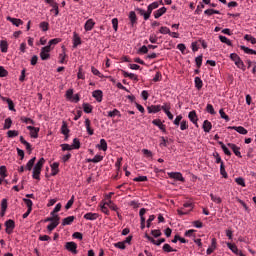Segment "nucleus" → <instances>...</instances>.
<instances>
[{
  "label": "nucleus",
  "instance_id": "obj_5",
  "mask_svg": "<svg viewBox=\"0 0 256 256\" xmlns=\"http://www.w3.org/2000/svg\"><path fill=\"white\" fill-rule=\"evenodd\" d=\"M5 227H6V233H8V235H11L13 233V230L15 229V221L13 220L6 221Z\"/></svg>",
  "mask_w": 256,
  "mask_h": 256
},
{
  "label": "nucleus",
  "instance_id": "obj_49",
  "mask_svg": "<svg viewBox=\"0 0 256 256\" xmlns=\"http://www.w3.org/2000/svg\"><path fill=\"white\" fill-rule=\"evenodd\" d=\"M220 175H222L224 179H227L228 177V174H227V171H225V165L223 164V162H221V165H220Z\"/></svg>",
  "mask_w": 256,
  "mask_h": 256
},
{
  "label": "nucleus",
  "instance_id": "obj_45",
  "mask_svg": "<svg viewBox=\"0 0 256 256\" xmlns=\"http://www.w3.org/2000/svg\"><path fill=\"white\" fill-rule=\"evenodd\" d=\"M124 77H129V79H132L133 81H137V75L134 73H129L127 71H122Z\"/></svg>",
  "mask_w": 256,
  "mask_h": 256
},
{
  "label": "nucleus",
  "instance_id": "obj_35",
  "mask_svg": "<svg viewBox=\"0 0 256 256\" xmlns=\"http://www.w3.org/2000/svg\"><path fill=\"white\" fill-rule=\"evenodd\" d=\"M100 161H103V156L97 154L92 159H88V163H100Z\"/></svg>",
  "mask_w": 256,
  "mask_h": 256
},
{
  "label": "nucleus",
  "instance_id": "obj_34",
  "mask_svg": "<svg viewBox=\"0 0 256 256\" xmlns=\"http://www.w3.org/2000/svg\"><path fill=\"white\" fill-rule=\"evenodd\" d=\"M145 238H146L147 240H149L150 243H152L153 245H156L157 247H159V245H161V242H160L159 239H158V240H155L153 237L149 236L148 234H145Z\"/></svg>",
  "mask_w": 256,
  "mask_h": 256
},
{
  "label": "nucleus",
  "instance_id": "obj_54",
  "mask_svg": "<svg viewBox=\"0 0 256 256\" xmlns=\"http://www.w3.org/2000/svg\"><path fill=\"white\" fill-rule=\"evenodd\" d=\"M112 27H113L115 32L118 31V29H119V19H117V18L112 19Z\"/></svg>",
  "mask_w": 256,
  "mask_h": 256
},
{
  "label": "nucleus",
  "instance_id": "obj_23",
  "mask_svg": "<svg viewBox=\"0 0 256 256\" xmlns=\"http://www.w3.org/2000/svg\"><path fill=\"white\" fill-rule=\"evenodd\" d=\"M59 217L56 216L55 221L51 222L48 226L47 229L48 231L51 233V231H53L54 229H56V227L59 225Z\"/></svg>",
  "mask_w": 256,
  "mask_h": 256
},
{
  "label": "nucleus",
  "instance_id": "obj_53",
  "mask_svg": "<svg viewBox=\"0 0 256 256\" xmlns=\"http://www.w3.org/2000/svg\"><path fill=\"white\" fill-rule=\"evenodd\" d=\"M181 121H183V115H178L174 119L173 123L176 127H179V125H181Z\"/></svg>",
  "mask_w": 256,
  "mask_h": 256
},
{
  "label": "nucleus",
  "instance_id": "obj_46",
  "mask_svg": "<svg viewBox=\"0 0 256 256\" xmlns=\"http://www.w3.org/2000/svg\"><path fill=\"white\" fill-rule=\"evenodd\" d=\"M23 201H24L25 205L27 206V208L29 209V211H33V201H31V199H27V198H23Z\"/></svg>",
  "mask_w": 256,
  "mask_h": 256
},
{
  "label": "nucleus",
  "instance_id": "obj_2",
  "mask_svg": "<svg viewBox=\"0 0 256 256\" xmlns=\"http://www.w3.org/2000/svg\"><path fill=\"white\" fill-rule=\"evenodd\" d=\"M230 59L235 63L238 69H241V71L246 70L245 63L243 62V60H241V57H239V55H237L236 53H232L230 54Z\"/></svg>",
  "mask_w": 256,
  "mask_h": 256
},
{
  "label": "nucleus",
  "instance_id": "obj_29",
  "mask_svg": "<svg viewBox=\"0 0 256 256\" xmlns=\"http://www.w3.org/2000/svg\"><path fill=\"white\" fill-rule=\"evenodd\" d=\"M75 221V216H68L62 220V225L65 227V225H71Z\"/></svg>",
  "mask_w": 256,
  "mask_h": 256
},
{
  "label": "nucleus",
  "instance_id": "obj_47",
  "mask_svg": "<svg viewBox=\"0 0 256 256\" xmlns=\"http://www.w3.org/2000/svg\"><path fill=\"white\" fill-rule=\"evenodd\" d=\"M159 33H161V35H169V33H171V29H169L167 26H162L159 29Z\"/></svg>",
  "mask_w": 256,
  "mask_h": 256
},
{
  "label": "nucleus",
  "instance_id": "obj_33",
  "mask_svg": "<svg viewBox=\"0 0 256 256\" xmlns=\"http://www.w3.org/2000/svg\"><path fill=\"white\" fill-rule=\"evenodd\" d=\"M36 159H37L36 157H33V158H31V159L27 162L26 167H25V169H26L27 171H31V169H33V165H35V160H36Z\"/></svg>",
  "mask_w": 256,
  "mask_h": 256
},
{
  "label": "nucleus",
  "instance_id": "obj_15",
  "mask_svg": "<svg viewBox=\"0 0 256 256\" xmlns=\"http://www.w3.org/2000/svg\"><path fill=\"white\" fill-rule=\"evenodd\" d=\"M93 27H95V21L93 19H88L84 24L85 31H92Z\"/></svg>",
  "mask_w": 256,
  "mask_h": 256
},
{
  "label": "nucleus",
  "instance_id": "obj_41",
  "mask_svg": "<svg viewBox=\"0 0 256 256\" xmlns=\"http://www.w3.org/2000/svg\"><path fill=\"white\" fill-rule=\"evenodd\" d=\"M108 117H121V112L118 109H114L113 111L108 112Z\"/></svg>",
  "mask_w": 256,
  "mask_h": 256
},
{
  "label": "nucleus",
  "instance_id": "obj_17",
  "mask_svg": "<svg viewBox=\"0 0 256 256\" xmlns=\"http://www.w3.org/2000/svg\"><path fill=\"white\" fill-rule=\"evenodd\" d=\"M136 11H137V13H139V15H141L144 18V21H147L149 19V17H151L149 10H147V12H145V10H143V8H136Z\"/></svg>",
  "mask_w": 256,
  "mask_h": 256
},
{
  "label": "nucleus",
  "instance_id": "obj_64",
  "mask_svg": "<svg viewBox=\"0 0 256 256\" xmlns=\"http://www.w3.org/2000/svg\"><path fill=\"white\" fill-rule=\"evenodd\" d=\"M100 210L102 211V213H104L105 215H109V208H107L106 205H104L103 203L100 204Z\"/></svg>",
  "mask_w": 256,
  "mask_h": 256
},
{
  "label": "nucleus",
  "instance_id": "obj_27",
  "mask_svg": "<svg viewBox=\"0 0 256 256\" xmlns=\"http://www.w3.org/2000/svg\"><path fill=\"white\" fill-rule=\"evenodd\" d=\"M84 123L88 135H93L94 131L93 129H91V120H89V118H86Z\"/></svg>",
  "mask_w": 256,
  "mask_h": 256
},
{
  "label": "nucleus",
  "instance_id": "obj_58",
  "mask_svg": "<svg viewBox=\"0 0 256 256\" xmlns=\"http://www.w3.org/2000/svg\"><path fill=\"white\" fill-rule=\"evenodd\" d=\"M235 182L237 185H240V187H245V179H243V177L235 178Z\"/></svg>",
  "mask_w": 256,
  "mask_h": 256
},
{
  "label": "nucleus",
  "instance_id": "obj_62",
  "mask_svg": "<svg viewBox=\"0 0 256 256\" xmlns=\"http://www.w3.org/2000/svg\"><path fill=\"white\" fill-rule=\"evenodd\" d=\"M206 111L207 113H210V115H215V108H213V105L207 104L206 106Z\"/></svg>",
  "mask_w": 256,
  "mask_h": 256
},
{
  "label": "nucleus",
  "instance_id": "obj_57",
  "mask_svg": "<svg viewBox=\"0 0 256 256\" xmlns=\"http://www.w3.org/2000/svg\"><path fill=\"white\" fill-rule=\"evenodd\" d=\"M180 129L181 131H186V129H189V124H187V120H182L180 122Z\"/></svg>",
  "mask_w": 256,
  "mask_h": 256
},
{
  "label": "nucleus",
  "instance_id": "obj_7",
  "mask_svg": "<svg viewBox=\"0 0 256 256\" xmlns=\"http://www.w3.org/2000/svg\"><path fill=\"white\" fill-rule=\"evenodd\" d=\"M227 146L233 151V153L236 155V157H242L241 156V148L233 143H228Z\"/></svg>",
  "mask_w": 256,
  "mask_h": 256
},
{
  "label": "nucleus",
  "instance_id": "obj_59",
  "mask_svg": "<svg viewBox=\"0 0 256 256\" xmlns=\"http://www.w3.org/2000/svg\"><path fill=\"white\" fill-rule=\"evenodd\" d=\"M39 27L42 31H49V22H41Z\"/></svg>",
  "mask_w": 256,
  "mask_h": 256
},
{
  "label": "nucleus",
  "instance_id": "obj_50",
  "mask_svg": "<svg viewBox=\"0 0 256 256\" xmlns=\"http://www.w3.org/2000/svg\"><path fill=\"white\" fill-rule=\"evenodd\" d=\"M244 39H245V41H249L250 43H252V45L256 44V38L251 36V35H249V34H246L244 36Z\"/></svg>",
  "mask_w": 256,
  "mask_h": 256
},
{
  "label": "nucleus",
  "instance_id": "obj_6",
  "mask_svg": "<svg viewBox=\"0 0 256 256\" xmlns=\"http://www.w3.org/2000/svg\"><path fill=\"white\" fill-rule=\"evenodd\" d=\"M229 130L236 131L240 135H247L248 131L243 126H229Z\"/></svg>",
  "mask_w": 256,
  "mask_h": 256
},
{
  "label": "nucleus",
  "instance_id": "obj_30",
  "mask_svg": "<svg viewBox=\"0 0 256 256\" xmlns=\"http://www.w3.org/2000/svg\"><path fill=\"white\" fill-rule=\"evenodd\" d=\"M84 113H92L93 112V106L89 103L82 104Z\"/></svg>",
  "mask_w": 256,
  "mask_h": 256
},
{
  "label": "nucleus",
  "instance_id": "obj_32",
  "mask_svg": "<svg viewBox=\"0 0 256 256\" xmlns=\"http://www.w3.org/2000/svg\"><path fill=\"white\" fill-rule=\"evenodd\" d=\"M50 7H52V9L50 10L51 13L54 12L55 17H57V15H59V4H57V2H54L50 5Z\"/></svg>",
  "mask_w": 256,
  "mask_h": 256
},
{
  "label": "nucleus",
  "instance_id": "obj_26",
  "mask_svg": "<svg viewBox=\"0 0 256 256\" xmlns=\"http://www.w3.org/2000/svg\"><path fill=\"white\" fill-rule=\"evenodd\" d=\"M153 125H156V127H158L160 129V131H163V133H165L166 128L163 122H161V120H153L152 121Z\"/></svg>",
  "mask_w": 256,
  "mask_h": 256
},
{
  "label": "nucleus",
  "instance_id": "obj_13",
  "mask_svg": "<svg viewBox=\"0 0 256 256\" xmlns=\"http://www.w3.org/2000/svg\"><path fill=\"white\" fill-rule=\"evenodd\" d=\"M188 118L190 119L191 123H193V125H196V127H199V125L197 124V112H195V110L189 112L188 114Z\"/></svg>",
  "mask_w": 256,
  "mask_h": 256
},
{
  "label": "nucleus",
  "instance_id": "obj_4",
  "mask_svg": "<svg viewBox=\"0 0 256 256\" xmlns=\"http://www.w3.org/2000/svg\"><path fill=\"white\" fill-rule=\"evenodd\" d=\"M168 176L170 179H175L176 181H181L182 183L185 182V178L180 172H169Z\"/></svg>",
  "mask_w": 256,
  "mask_h": 256
},
{
  "label": "nucleus",
  "instance_id": "obj_43",
  "mask_svg": "<svg viewBox=\"0 0 256 256\" xmlns=\"http://www.w3.org/2000/svg\"><path fill=\"white\" fill-rule=\"evenodd\" d=\"M11 125H13V120H11V118H6L4 121L3 129H11Z\"/></svg>",
  "mask_w": 256,
  "mask_h": 256
},
{
  "label": "nucleus",
  "instance_id": "obj_22",
  "mask_svg": "<svg viewBox=\"0 0 256 256\" xmlns=\"http://www.w3.org/2000/svg\"><path fill=\"white\" fill-rule=\"evenodd\" d=\"M148 113H159L161 111V105H151L147 107Z\"/></svg>",
  "mask_w": 256,
  "mask_h": 256
},
{
  "label": "nucleus",
  "instance_id": "obj_1",
  "mask_svg": "<svg viewBox=\"0 0 256 256\" xmlns=\"http://www.w3.org/2000/svg\"><path fill=\"white\" fill-rule=\"evenodd\" d=\"M45 165V158H40L39 161L34 165L32 177L37 181H41V171Z\"/></svg>",
  "mask_w": 256,
  "mask_h": 256
},
{
  "label": "nucleus",
  "instance_id": "obj_28",
  "mask_svg": "<svg viewBox=\"0 0 256 256\" xmlns=\"http://www.w3.org/2000/svg\"><path fill=\"white\" fill-rule=\"evenodd\" d=\"M0 49L2 53H7L9 49V44L7 43L6 40H1L0 41Z\"/></svg>",
  "mask_w": 256,
  "mask_h": 256
},
{
  "label": "nucleus",
  "instance_id": "obj_3",
  "mask_svg": "<svg viewBox=\"0 0 256 256\" xmlns=\"http://www.w3.org/2000/svg\"><path fill=\"white\" fill-rule=\"evenodd\" d=\"M53 48H50L49 46H44L41 48V51H40V59L42 61H47L48 59L51 58V51H52Z\"/></svg>",
  "mask_w": 256,
  "mask_h": 256
},
{
  "label": "nucleus",
  "instance_id": "obj_31",
  "mask_svg": "<svg viewBox=\"0 0 256 256\" xmlns=\"http://www.w3.org/2000/svg\"><path fill=\"white\" fill-rule=\"evenodd\" d=\"M241 50L244 51V53H246L247 55H256V51L246 47V46H240Z\"/></svg>",
  "mask_w": 256,
  "mask_h": 256
},
{
  "label": "nucleus",
  "instance_id": "obj_9",
  "mask_svg": "<svg viewBox=\"0 0 256 256\" xmlns=\"http://www.w3.org/2000/svg\"><path fill=\"white\" fill-rule=\"evenodd\" d=\"M7 21H10V23H12V25H14L15 27H21V25H23V20L19 19V18H13L11 16L6 17Z\"/></svg>",
  "mask_w": 256,
  "mask_h": 256
},
{
  "label": "nucleus",
  "instance_id": "obj_36",
  "mask_svg": "<svg viewBox=\"0 0 256 256\" xmlns=\"http://www.w3.org/2000/svg\"><path fill=\"white\" fill-rule=\"evenodd\" d=\"M58 43H61V38H54V39H51V40L48 42L47 47H50V49H53V45H58Z\"/></svg>",
  "mask_w": 256,
  "mask_h": 256
},
{
  "label": "nucleus",
  "instance_id": "obj_14",
  "mask_svg": "<svg viewBox=\"0 0 256 256\" xmlns=\"http://www.w3.org/2000/svg\"><path fill=\"white\" fill-rule=\"evenodd\" d=\"M92 97L98 101V103H101L103 101V91L101 90H95L92 93Z\"/></svg>",
  "mask_w": 256,
  "mask_h": 256
},
{
  "label": "nucleus",
  "instance_id": "obj_11",
  "mask_svg": "<svg viewBox=\"0 0 256 256\" xmlns=\"http://www.w3.org/2000/svg\"><path fill=\"white\" fill-rule=\"evenodd\" d=\"M28 131H30V136L32 139H37L39 137V128L33 126H27Z\"/></svg>",
  "mask_w": 256,
  "mask_h": 256
},
{
  "label": "nucleus",
  "instance_id": "obj_61",
  "mask_svg": "<svg viewBox=\"0 0 256 256\" xmlns=\"http://www.w3.org/2000/svg\"><path fill=\"white\" fill-rule=\"evenodd\" d=\"M91 71L93 75H96L97 77H100V79H103V74H101V72L97 70V68L92 66Z\"/></svg>",
  "mask_w": 256,
  "mask_h": 256
},
{
  "label": "nucleus",
  "instance_id": "obj_25",
  "mask_svg": "<svg viewBox=\"0 0 256 256\" xmlns=\"http://www.w3.org/2000/svg\"><path fill=\"white\" fill-rule=\"evenodd\" d=\"M227 247L228 249H230V251H232V253H234L235 255H239L241 253V251H239V248H237V245L235 244H231V243H227Z\"/></svg>",
  "mask_w": 256,
  "mask_h": 256
},
{
  "label": "nucleus",
  "instance_id": "obj_44",
  "mask_svg": "<svg viewBox=\"0 0 256 256\" xmlns=\"http://www.w3.org/2000/svg\"><path fill=\"white\" fill-rule=\"evenodd\" d=\"M162 249H163V251H164L165 253H173V252H176V251H177V250L173 249V248L171 247V245H169V244H164Z\"/></svg>",
  "mask_w": 256,
  "mask_h": 256
},
{
  "label": "nucleus",
  "instance_id": "obj_19",
  "mask_svg": "<svg viewBox=\"0 0 256 256\" xmlns=\"http://www.w3.org/2000/svg\"><path fill=\"white\" fill-rule=\"evenodd\" d=\"M165 13H167L166 7L159 8L157 11L154 12V18L159 19V17H163Z\"/></svg>",
  "mask_w": 256,
  "mask_h": 256
},
{
  "label": "nucleus",
  "instance_id": "obj_52",
  "mask_svg": "<svg viewBox=\"0 0 256 256\" xmlns=\"http://www.w3.org/2000/svg\"><path fill=\"white\" fill-rule=\"evenodd\" d=\"M0 177L2 179H5V177H7V167L0 166Z\"/></svg>",
  "mask_w": 256,
  "mask_h": 256
},
{
  "label": "nucleus",
  "instance_id": "obj_10",
  "mask_svg": "<svg viewBox=\"0 0 256 256\" xmlns=\"http://www.w3.org/2000/svg\"><path fill=\"white\" fill-rule=\"evenodd\" d=\"M84 219H86V221H97V219H99V214L88 212L84 215Z\"/></svg>",
  "mask_w": 256,
  "mask_h": 256
},
{
  "label": "nucleus",
  "instance_id": "obj_51",
  "mask_svg": "<svg viewBox=\"0 0 256 256\" xmlns=\"http://www.w3.org/2000/svg\"><path fill=\"white\" fill-rule=\"evenodd\" d=\"M219 114H220L221 119H225L226 122H229L231 120L229 118V116L225 113V110L220 109Z\"/></svg>",
  "mask_w": 256,
  "mask_h": 256
},
{
  "label": "nucleus",
  "instance_id": "obj_56",
  "mask_svg": "<svg viewBox=\"0 0 256 256\" xmlns=\"http://www.w3.org/2000/svg\"><path fill=\"white\" fill-rule=\"evenodd\" d=\"M71 146H72V149H79L81 147V142H79V139L74 138L73 144Z\"/></svg>",
  "mask_w": 256,
  "mask_h": 256
},
{
  "label": "nucleus",
  "instance_id": "obj_18",
  "mask_svg": "<svg viewBox=\"0 0 256 256\" xmlns=\"http://www.w3.org/2000/svg\"><path fill=\"white\" fill-rule=\"evenodd\" d=\"M79 45H81V37L79 36V34H77V32L73 33V47L74 49L79 47Z\"/></svg>",
  "mask_w": 256,
  "mask_h": 256
},
{
  "label": "nucleus",
  "instance_id": "obj_39",
  "mask_svg": "<svg viewBox=\"0 0 256 256\" xmlns=\"http://www.w3.org/2000/svg\"><path fill=\"white\" fill-rule=\"evenodd\" d=\"M61 133L62 135L66 136V139L69 135V128L67 127V123L63 122L62 127H61Z\"/></svg>",
  "mask_w": 256,
  "mask_h": 256
},
{
  "label": "nucleus",
  "instance_id": "obj_24",
  "mask_svg": "<svg viewBox=\"0 0 256 256\" xmlns=\"http://www.w3.org/2000/svg\"><path fill=\"white\" fill-rule=\"evenodd\" d=\"M99 151H107V141L105 139H101L100 143L96 145Z\"/></svg>",
  "mask_w": 256,
  "mask_h": 256
},
{
  "label": "nucleus",
  "instance_id": "obj_60",
  "mask_svg": "<svg viewBox=\"0 0 256 256\" xmlns=\"http://www.w3.org/2000/svg\"><path fill=\"white\" fill-rule=\"evenodd\" d=\"M8 137L13 138L19 136V131L17 130H9L7 132Z\"/></svg>",
  "mask_w": 256,
  "mask_h": 256
},
{
  "label": "nucleus",
  "instance_id": "obj_21",
  "mask_svg": "<svg viewBox=\"0 0 256 256\" xmlns=\"http://www.w3.org/2000/svg\"><path fill=\"white\" fill-rule=\"evenodd\" d=\"M51 175L52 177H55L57 173H59V162H54L51 164Z\"/></svg>",
  "mask_w": 256,
  "mask_h": 256
},
{
  "label": "nucleus",
  "instance_id": "obj_42",
  "mask_svg": "<svg viewBox=\"0 0 256 256\" xmlns=\"http://www.w3.org/2000/svg\"><path fill=\"white\" fill-rule=\"evenodd\" d=\"M195 87L196 89H202L203 87V80H201L199 77H195L194 79Z\"/></svg>",
  "mask_w": 256,
  "mask_h": 256
},
{
  "label": "nucleus",
  "instance_id": "obj_8",
  "mask_svg": "<svg viewBox=\"0 0 256 256\" xmlns=\"http://www.w3.org/2000/svg\"><path fill=\"white\" fill-rule=\"evenodd\" d=\"M65 248L67 249V251H70L71 253H74V255H77V244L75 242H67Z\"/></svg>",
  "mask_w": 256,
  "mask_h": 256
},
{
  "label": "nucleus",
  "instance_id": "obj_20",
  "mask_svg": "<svg viewBox=\"0 0 256 256\" xmlns=\"http://www.w3.org/2000/svg\"><path fill=\"white\" fill-rule=\"evenodd\" d=\"M202 129L205 133H209L211 131V129H213V125L211 124V122L209 120H205L203 122Z\"/></svg>",
  "mask_w": 256,
  "mask_h": 256
},
{
  "label": "nucleus",
  "instance_id": "obj_38",
  "mask_svg": "<svg viewBox=\"0 0 256 256\" xmlns=\"http://www.w3.org/2000/svg\"><path fill=\"white\" fill-rule=\"evenodd\" d=\"M159 7V2H153L151 3L148 7H147V10L148 12L150 13H153V10L157 9Z\"/></svg>",
  "mask_w": 256,
  "mask_h": 256
},
{
  "label": "nucleus",
  "instance_id": "obj_12",
  "mask_svg": "<svg viewBox=\"0 0 256 256\" xmlns=\"http://www.w3.org/2000/svg\"><path fill=\"white\" fill-rule=\"evenodd\" d=\"M128 18L130 20L131 27H135V25H137V14L135 13V11H130Z\"/></svg>",
  "mask_w": 256,
  "mask_h": 256
},
{
  "label": "nucleus",
  "instance_id": "obj_48",
  "mask_svg": "<svg viewBox=\"0 0 256 256\" xmlns=\"http://www.w3.org/2000/svg\"><path fill=\"white\" fill-rule=\"evenodd\" d=\"M211 197V201H213V203H217V205L221 204L222 200L221 197L215 195V194H210Z\"/></svg>",
  "mask_w": 256,
  "mask_h": 256
},
{
  "label": "nucleus",
  "instance_id": "obj_55",
  "mask_svg": "<svg viewBox=\"0 0 256 256\" xmlns=\"http://www.w3.org/2000/svg\"><path fill=\"white\" fill-rule=\"evenodd\" d=\"M161 110L164 111V113H167V112L171 111V104L170 103H164L161 106Z\"/></svg>",
  "mask_w": 256,
  "mask_h": 256
},
{
  "label": "nucleus",
  "instance_id": "obj_40",
  "mask_svg": "<svg viewBox=\"0 0 256 256\" xmlns=\"http://www.w3.org/2000/svg\"><path fill=\"white\" fill-rule=\"evenodd\" d=\"M218 143L220 144L221 149L225 153V155H228L230 157L231 151L229 150V148H227V146L222 141H219Z\"/></svg>",
  "mask_w": 256,
  "mask_h": 256
},
{
  "label": "nucleus",
  "instance_id": "obj_16",
  "mask_svg": "<svg viewBox=\"0 0 256 256\" xmlns=\"http://www.w3.org/2000/svg\"><path fill=\"white\" fill-rule=\"evenodd\" d=\"M217 249V239L212 238L211 240V246L206 250L207 255H211L213 251Z\"/></svg>",
  "mask_w": 256,
  "mask_h": 256
},
{
  "label": "nucleus",
  "instance_id": "obj_37",
  "mask_svg": "<svg viewBox=\"0 0 256 256\" xmlns=\"http://www.w3.org/2000/svg\"><path fill=\"white\" fill-rule=\"evenodd\" d=\"M219 39H220L221 43H225L226 45H228V47H231L233 45L231 40H229V38H227L226 36L220 35Z\"/></svg>",
  "mask_w": 256,
  "mask_h": 256
},
{
  "label": "nucleus",
  "instance_id": "obj_63",
  "mask_svg": "<svg viewBox=\"0 0 256 256\" xmlns=\"http://www.w3.org/2000/svg\"><path fill=\"white\" fill-rule=\"evenodd\" d=\"M136 183H141L147 181V176H138L133 179Z\"/></svg>",
  "mask_w": 256,
  "mask_h": 256
}]
</instances>
